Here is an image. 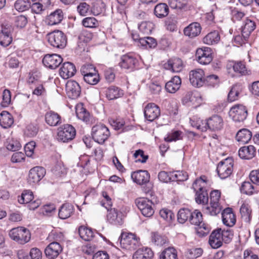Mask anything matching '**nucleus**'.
Here are the masks:
<instances>
[{
  "instance_id": "7",
  "label": "nucleus",
  "mask_w": 259,
  "mask_h": 259,
  "mask_svg": "<svg viewBox=\"0 0 259 259\" xmlns=\"http://www.w3.org/2000/svg\"><path fill=\"white\" fill-rule=\"evenodd\" d=\"M75 135L76 130L70 124H64L58 128L57 139L59 141L67 142L73 139Z\"/></svg>"
},
{
  "instance_id": "60",
  "label": "nucleus",
  "mask_w": 259,
  "mask_h": 259,
  "mask_svg": "<svg viewBox=\"0 0 259 259\" xmlns=\"http://www.w3.org/2000/svg\"><path fill=\"white\" fill-rule=\"evenodd\" d=\"M134 156L136 159V162L145 163L148 158V155H145L143 150L139 149L136 150L134 154Z\"/></svg>"
},
{
  "instance_id": "23",
  "label": "nucleus",
  "mask_w": 259,
  "mask_h": 259,
  "mask_svg": "<svg viewBox=\"0 0 259 259\" xmlns=\"http://www.w3.org/2000/svg\"><path fill=\"white\" fill-rule=\"evenodd\" d=\"M131 177L133 181L139 185L146 184L150 180V175L147 170L135 171L132 174Z\"/></svg>"
},
{
  "instance_id": "26",
  "label": "nucleus",
  "mask_w": 259,
  "mask_h": 259,
  "mask_svg": "<svg viewBox=\"0 0 259 259\" xmlns=\"http://www.w3.org/2000/svg\"><path fill=\"white\" fill-rule=\"evenodd\" d=\"M164 68L172 72H179L183 68V63L180 58L170 59L164 64Z\"/></svg>"
},
{
  "instance_id": "41",
  "label": "nucleus",
  "mask_w": 259,
  "mask_h": 259,
  "mask_svg": "<svg viewBox=\"0 0 259 259\" xmlns=\"http://www.w3.org/2000/svg\"><path fill=\"white\" fill-rule=\"evenodd\" d=\"M79 235L83 240L90 241L94 236V234L91 229L84 226H80L78 229Z\"/></svg>"
},
{
  "instance_id": "45",
  "label": "nucleus",
  "mask_w": 259,
  "mask_h": 259,
  "mask_svg": "<svg viewBox=\"0 0 259 259\" xmlns=\"http://www.w3.org/2000/svg\"><path fill=\"white\" fill-rule=\"evenodd\" d=\"M160 259H178L177 252L173 247L164 249L160 255Z\"/></svg>"
},
{
  "instance_id": "12",
  "label": "nucleus",
  "mask_w": 259,
  "mask_h": 259,
  "mask_svg": "<svg viewBox=\"0 0 259 259\" xmlns=\"http://www.w3.org/2000/svg\"><path fill=\"white\" fill-rule=\"evenodd\" d=\"M196 60L202 65H207L212 60V50L210 48L203 47L196 50Z\"/></svg>"
},
{
  "instance_id": "49",
  "label": "nucleus",
  "mask_w": 259,
  "mask_h": 259,
  "mask_svg": "<svg viewBox=\"0 0 259 259\" xmlns=\"http://www.w3.org/2000/svg\"><path fill=\"white\" fill-rule=\"evenodd\" d=\"M189 222L191 224L196 226L200 225L203 222L202 214L201 212L198 210H195L191 212Z\"/></svg>"
},
{
  "instance_id": "40",
  "label": "nucleus",
  "mask_w": 259,
  "mask_h": 259,
  "mask_svg": "<svg viewBox=\"0 0 259 259\" xmlns=\"http://www.w3.org/2000/svg\"><path fill=\"white\" fill-rule=\"evenodd\" d=\"M76 114L78 119L86 123L90 121V114L82 104H78L76 106Z\"/></svg>"
},
{
  "instance_id": "13",
  "label": "nucleus",
  "mask_w": 259,
  "mask_h": 259,
  "mask_svg": "<svg viewBox=\"0 0 259 259\" xmlns=\"http://www.w3.org/2000/svg\"><path fill=\"white\" fill-rule=\"evenodd\" d=\"M136 203L142 214L146 217L153 215L154 211L151 201L144 198H139L136 200Z\"/></svg>"
},
{
  "instance_id": "19",
  "label": "nucleus",
  "mask_w": 259,
  "mask_h": 259,
  "mask_svg": "<svg viewBox=\"0 0 259 259\" xmlns=\"http://www.w3.org/2000/svg\"><path fill=\"white\" fill-rule=\"evenodd\" d=\"M61 244L56 241L50 243L45 248V253L48 259H55L62 251Z\"/></svg>"
},
{
  "instance_id": "21",
  "label": "nucleus",
  "mask_w": 259,
  "mask_h": 259,
  "mask_svg": "<svg viewBox=\"0 0 259 259\" xmlns=\"http://www.w3.org/2000/svg\"><path fill=\"white\" fill-rule=\"evenodd\" d=\"M105 207L108 210L107 219L110 223L114 225H121L122 224V213L120 212H118L115 208L109 209L111 207L105 206Z\"/></svg>"
},
{
  "instance_id": "59",
  "label": "nucleus",
  "mask_w": 259,
  "mask_h": 259,
  "mask_svg": "<svg viewBox=\"0 0 259 259\" xmlns=\"http://www.w3.org/2000/svg\"><path fill=\"white\" fill-rule=\"evenodd\" d=\"M197 226V232L200 236H205L210 231V226L208 224L204 223L203 222Z\"/></svg>"
},
{
  "instance_id": "4",
  "label": "nucleus",
  "mask_w": 259,
  "mask_h": 259,
  "mask_svg": "<svg viewBox=\"0 0 259 259\" xmlns=\"http://www.w3.org/2000/svg\"><path fill=\"white\" fill-rule=\"evenodd\" d=\"M110 135L109 129L104 124H96L92 127V138L96 142L100 144H104Z\"/></svg>"
},
{
  "instance_id": "30",
  "label": "nucleus",
  "mask_w": 259,
  "mask_h": 259,
  "mask_svg": "<svg viewBox=\"0 0 259 259\" xmlns=\"http://www.w3.org/2000/svg\"><path fill=\"white\" fill-rule=\"evenodd\" d=\"M106 97L109 100L116 99L123 95V91L116 86H110L105 91Z\"/></svg>"
},
{
  "instance_id": "52",
  "label": "nucleus",
  "mask_w": 259,
  "mask_h": 259,
  "mask_svg": "<svg viewBox=\"0 0 259 259\" xmlns=\"http://www.w3.org/2000/svg\"><path fill=\"white\" fill-rule=\"evenodd\" d=\"M140 46L146 48H154L157 46L156 39L151 37H144L141 39Z\"/></svg>"
},
{
  "instance_id": "17",
  "label": "nucleus",
  "mask_w": 259,
  "mask_h": 259,
  "mask_svg": "<svg viewBox=\"0 0 259 259\" xmlns=\"http://www.w3.org/2000/svg\"><path fill=\"white\" fill-rule=\"evenodd\" d=\"M46 169L41 166H36L31 168L29 172L28 182L31 185L39 182L45 176Z\"/></svg>"
},
{
  "instance_id": "27",
  "label": "nucleus",
  "mask_w": 259,
  "mask_h": 259,
  "mask_svg": "<svg viewBox=\"0 0 259 259\" xmlns=\"http://www.w3.org/2000/svg\"><path fill=\"white\" fill-rule=\"evenodd\" d=\"M201 30L200 24L193 22L184 28V33L186 36L192 38L198 36L200 33Z\"/></svg>"
},
{
  "instance_id": "46",
  "label": "nucleus",
  "mask_w": 259,
  "mask_h": 259,
  "mask_svg": "<svg viewBox=\"0 0 259 259\" xmlns=\"http://www.w3.org/2000/svg\"><path fill=\"white\" fill-rule=\"evenodd\" d=\"M203 252V249L201 248L192 247L187 250L185 255L189 259H195L200 257Z\"/></svg>"
},
{
  "instance_id": "11",
  "label": "nucleus",
  "mask_w": 259,
  "mask_h": 259,
  "mask_svg": "<svg viewBox=\"0 0 259 259\" xmlns=\"http://www.w3.org/2000/svg\"><path fill=\"white\" fill-rule=\"evenodd\" d=\"M230 117L236 122H243L246 118L247 111L242 105H236L233 106L229 111Z\"/></svg>"
},
{
  "instance_id": "39",
  "label": "nucleus",
  "mask_w": 259,
  "mask_h": 259,
  "mask_svg": "<svg viewBox=\"0 0 259 259\" xmlns=\"http://www.w3.org/2000/svg\"><path fill=\"white\" fill-rule=\"evenodd\" d=\"M154 14L159 18H162L167 16L169 13V9L165 3H159L154 8Z\"/></svg>"
},
{
  "instance_id": "8",
  "label": "nucleus",
  "mask_w": 259,
  "mask_h": 259,
  "mask_svg": "<svg viewBox=\"0 0 259 259\" xmlns=\"http://www.w3.org/2000/svg\"><path fill=\"white\" fill-rule=\"evenodd\" d=\"M233 161L231 158H226L220 161L217 166V171L220 178L225 179L232 173Z\"/></svg>"
},
{
  "instance_id": "16",
  "label": "nucleus",
  "mask_w": 259,
  "mask_h": 259,
  "mask_svg": "<svg viewBox=\"0 0 259 259\" xmlns=\"http://www.w3.org/2000/svg\"><path fill=\"white\" fill-rule=\"evenodd\" d=\"M189 79L194 87L199 88L205 83L204 73L202 69H197L190 71Z\"/></svg>"
},
{
  "instance_id": "44",
  "label": "nucleus",
  "mask_w": 259,
  "mask_h": 259,
  "mask_svg": "<svg viewBox=\"0 0 259 259\" xmlns=\"http://www.w3.org/2000/svg\"><path fill=\"white\" fill-rule=\"evenodd\" d=\"M240 212L242 220L246 223H249L251 213L249 206L246 204H243L240 207Z\"/></svg>"
},
{
  "instance_id": "34",
  "label": "nucleus",
  "mask_w": 259,
  "mask_h": 259,
  "mask_svg": "<svg viewBox=\"0 0 259 259\" xmlns=\"http://www.w3.org/2000/svg\"><path fill=\"white\" fill-rule=\"evenodd\" d=\"M153 252L148 247H143L138 249L133 254V259H151Z\"/></svg>"
},
{
  "instance_id": "51",
  "label": "nucleus",
  "mask_w": 259,
  "mask_h": 259,
  "mask_svg": "<svg viewBox=\"0 0 259 259\" xmlns=\"http://www.w3.org/2000/svg\"><path fill=\"white\" fill-rule=\"evenodd\" d=\"M14 7L17 11L24 12L29 9L30 7V3L29 0H17Z\"/></svg>"
},
{
  "instance_id": "18",
  "label": "nucleus",
  "mask_w": 259,
  "mask_h": 259,
  "mask_svg": "<svg viewBox=\"0 0 259 259\" xmlns=\"http://www.w3.org/2000/svg\"><path fill=\"white\" fill-rule=\"evenodd\" d=\"M66 91L69 98L76 99L81 94V88L76 81L69 80L66 83Z\"/></svg>"
},
{
  "instance_id": "47",
  "label": "nucleus",
  "mask_w": 259,
  "mask_h": 259,
  "mask_svg": "<svg viewBox=\"0 0 259 259\" xmlns=\"http://www.w3.org/2000/svg\"><path fill=\"white\" fill-rule=\"evenodd\" d=\"M151 241L156 245L162 246L166 243L167 238L165 236L157 232H152L151 233Z\"/></svg>"
},
{
  "instance_id": "1",
  "label": "nucleus",
  "mask_w": 259,
  "mask_h": 259,
  "mask_svg": "<svg viewBox=\"0 0 259 259\" xmlns=\"http://www.w3.org/2000/svg\"><path fill=\"white\" fill-rule=\"evenodd\" d=\"M207 180L205 176L197 179L192 185V188L195 192V200L198 204L206 205L208 201V196L205 189Z\"/></svg>"
},
{
  "instance_id": "54",
  "label": "nucleus",
  "mask_w": 259,
  "mask_h": 259,
  "mask_svg": "<svg viewBox=\"0 0 259 259\" xmlns=\"http://www.w3.org/2000/svg\"><path fill=\"white\" fill-rule=\"evenodd\" d=\"M7 148L9 150L15 151L21 147L20 142L13 138H8L7 141Z\"/></svg>"
},
{
  "instance_id": "15",
  "label": "nucleus",
  "mask_w": 259,
  "mask_h": 259,
  "mask_svg": "<svg viewBox=\"0 0 259 259\" xmlns=\"http://www.w3.org/2000/svg\"><path fill=\"white\" fill-rule=\"evenodd\" d=\"M63 61V59L61 56L56 54H47L43 59L42 63L47 68L55 69L61 64Z\"/></svg>"
},
{
  "instance_id": "32",
  "label": "nucleus",
  "mask_w": 259,
  "mask_h": 259,
  "mask_svg": "<svg viewBox=\"0 0 259 259\" xmlns=\"http://www.w3.org/2000/svg\"><path fill=\"white\" fill-rule=\"evenodd\" d=\"M181 79L179 76H175L165 84V89L170 93H176L180 88Z\"/></svg>"
},
{
  "instance_id": "43",
  "label": "nucleus",
  "mask_w": 259,
  "mask_h": 259,
  "mask_svg": "<svg viewBox=\"0 0 259 259\" xmlns=\"http://www.w3.org/2000/svg\"><path fill=\"white\" fill-rule=\"evenodd\" d=\"M40 2L33 3L31 6L32 11L36 14H40L49 5V0H39Z\"/></svg>"
},
{
  "instance_id": "20",
  "label": "nucleus",
  "mask_w": 259,
  "mask_h": 259,
  "mask_svg": "<svg viewBox=\"0 0 259 259\" xmlns=\"http://www.w3.org/2000/svg\"><path fill=\"white\" fill-rule=\"evenodd\" d=\"M206 124L210 130L218 131L223 128L224 121L221 116L213 115L207 119Z\"/></svg>"
},
{
  "instance_id": "28",
  "label": "nucleus",
  "mask_w": 259,
  "mask_h": 259,
  "mask_svg": "<svg viewBox=\"0 0 259 259\" xmlns=\"http://www.w3.org/2000/svg\"><path fill=\"white\" fill-rule=\"evenodd\" d=\"M63 18L62 11L61 9H57L47 17L46 21L49 25H54L60 23Z\"/></svg>"
},
{
  "instance_id": "53",
  "label": "nucleus",
  "mask_w": 259,
  "mask_h": 259,
  "mask_svg": "<svg viewBox=\"0 0 259 259\" xmlns=\"http://www.w3.org/2000/svg\"><path fill=\"white\" fill-rule=\"evenodd\" d=\"M172 181H184L187 180L188 176L186 172L183 171H176L171 172Z\"/></svg>"
},
{
  "instance_id": "50",
  "label": "nucleus",
  "mask_w": 259,
  "mask_h": 259,
  "mask_svg": "<svg viewBox=\"0 0 259 259\" xmlns=\"http://www.w3.org/2000/svg\"><path fill=\"white\" fill-rule=\"evenodd\" d=\"M191 211L189 209H181L178 213V221L181 224L190 220Z\"/></svg>"
},
{
  "instance_id": "63",
  "label": "nucleus",
  "mask_w": 259,
  "mask_h": 259,
  "mask_svg": "<svg viewBox=\"0 0 259 259\" xmlns=\"http://www.w3.org/2000/svg\"><path fill=\"white\" fill-rule=\"evenodd\" d=\"M253 190L254 187L249 182H244L242 184L241 191L242 193L247 195H251L253 193Z\"/></svg>"
},
{
  "instance_id": "64",
  "label": "nucleus",
  "mask_w": 259,
  "mask_h": 259,
  "mask_svg": "<svg viewBox=\"0 0 259 259\" xmlns=\"http://www.w3.org/2000/svg\"><path fill=\"white\" fill-rule=\"evenodd\" d=\"M239 94V91L238 87L237 85L233 86L228 94V100L230 102H233L237 100L238 98Z\"/></svg>"
},
{
  "instance_id": "36",
  "label": "nucleus",
  "mask_w": 259,
  "mask_h": 259,
  "mask_svg": "<svg viewBox=\"0 0 259 259\" xmlns=\"http://www.w3.org/2000/svg\"><path fill=\"white\" fill-rule=\"evenodd\" d=\"M251 137V132L247 128L239 130L236 135V140L242 144L247 143L250 140Z\"/></svg>"
},
{
  "instance_id": "6",
  "label": "nucleus",
  "mask_w": 259,
  "mask_h": 259,
  "mask_svg": "<svg viewBox=\"0 0 259 259\" xmlns=\"http://www.w3.org/2000/svg\"><path fill=\"white\" fill-rule=\"evenodd\" d=\"M81 71L86 83L96 85L99 82L100 78L98 72L92 65H87L82 67Z\"/></svg>"
},
{
  "instance_id": "22",
  "label": "nucleus",
  "mask_w": 259,
  "mask_h": 259,
  "mask_svg": "<svg viewBox=\"0 0 259 259\" xmlns=\"http://www.w3.org/2000/svg\"><path fill=\"white\" fill-rule=\"evenodd\" d=\"M76 72V68L74 65L70 62H65L60 69L59 74L64 79H68L73 76Z\"/></svg>"
},
{
  "instance_id": "2",
  "label": "nucleus",
  "mask_w": 259,
  "mask_h": 259,
  "mask_svg": "<svg viewBox=\"0 0 259 259\" xmlns=\"http://www.w3.org/2000/svg\"><path fill=\"white\" fill-rule=\"evenodd\" d=\"M221 194V191L218 190H214L210 192V206L206 205L204 208L206 213L210 215H216L220 212L222 209L219 202Z\"/></svg>"
},
{
  "instance_id": "5",
  "label": "nucleus",
  "mask_w": 259,
  "mask_h": 259,
  "mask_svg": "<svg viewBox=\"0 0 259 259\" xmlns=\"http://www.w3.org/2000/svg\"><path fill=\"white\" fill-rule=\"evenodd\" d=\"M49 43L53 47L63 49L67 44V37L61 31L56 30L47 35Z\"/></svg>"
},
{
  "instance_id": "48",
  "label": "nucleus",
  "mask_w": 259,
  "mask_h": 259,
  "mask_svg": "<svg viewBox=\"0 0 259 259\" xmlns=\"http://www.w3.org/2000/svg\"><path fill=\"white\" fill-rule=\"evenodd\" d=\"M34 198L32 191L24 190L21 196L18 198V202L21 204H27L30 202Z\"/></svg>"
},
{
  "instance_id": "10",
  "label": "nucleus",
  "mask_w": 259,
  "mask_h": 259,
  "mask_svg": "<svg viewBox=\"0 0 259 259\" xmlns=\"http://www.w3.org/2000/svg\"><path fill=\"white\" fill-rule=\"evenodd\" d=\"M119 240L121 246L128 250L135 249L139 243L136 235L132 233H123Z\"/></svg>"
},
{
  "instance_id": "33",
  "label": "nucleus",
  "mask_w": 259,
  "mask_h": 259,
  "mask_svg": "<svg viewBox=\"0 0 259 259\" xmlns=\"http://www.w3.org/2000/svg\"><path fill=\"white\" fill-rule=\"evenodd\" d=\"M46 123L50 126H57L61 123V116L53 111L47 112L45 114Z\"/></svg>"
},
{
  "instance_id": "61",
  "label": "nucleus",
  "mask_w": 259,
  "mask_h": 259,
  "mask_svg": "<svg viewBox=\"0 0 259 259\" xmlns=\"http://www.w3.org/2000/svg\"><path fill=\"white\" fill-rule=\"evenodd\" d=\"M220 235H221V237L223 242L226 243H229L231 241L233 236L232 232L230 230H222L221 229Z\"/></svg>"
},
{
  "instance_id": "58",
  "label": "nucleus",
  "mask_w": 259,
  "mask_h": 259,
  "mask_svg": "<svg viewBox=\"0 0 259 259\" xmlns=\"http://www.w3.org/2000/svg\"><path fill=\"white\" fill-rule=\"evenodd\" d=\"M187 4L186 0H169L168 5L172 9H182Z\"/></svg>"
},
{
  "instance_id": "42",
  "label": "nucleus",
  "mask_w": 259,
  "mask_h": 259,
  "mask_svg": "<svg viewBox=\"0 0 259 259\" xmlns=\"http://www.w3.org/2000/svg\"><path fill=\"white\" fill-rule=\"evenodd\" d=\"M220 39L219 32L214 31L207 34L203 39L204 43L207 45H213L217 44Z\"/></svg>"
},
{
  "instance_id": "56",
  "label": "nucleus",
  "mask_w": 259,
  "mask_h": 259,
  "mask_svg": "<svg viewBox=\"0 0 259 259\" xmlns=\"http://www.w3.org/2000/svg\"><path fill=\"white\" fill-rule=\"evenodd\" d=\"M232 69L238 74L244 75L246 73L245 65L242 62H237L232 66Z\"/></svg>"
},
{
  "instance_id": "31",
  "label": "nucleus",
  "mask_w": 259,
  "mask_h": 259,
  "mask_svg": "<svg viewBox=\"0 0 259 259\" xmlns=\"http://www.w3.org/2000/svg\"><path fill=\"white\" fill-rule=\"evenodd\" d=\"M221 229L213 231L210 234L209 239V243L213 248H218L223 244V241L220 235Z\"/></svg>"
},
{
  "instance_id": "3",
  "label": "nucleus",
  "mask_w": 259,
  "mask_h": 259,
  "mask_svg": "<svg viewBox=\"0 0 259 259\" xmlns=\"http://www.w3.org/2000/svg\"><path fill=\"white\" fill-rule=\"evenodd\" d=\"M9 234L12 239L21 244L28 242L31 237L29 230L22 227L11 229Z\"/></svg>"
},
{
  "instance_id": "62",
  "label": "nucleus",
  "mask_w": 259,
  "mask_h": 259,
  "mask_svg": "<svg viewBox=\"0 0 259 259\" xmlns=\"http://www.w3.org/2000/svg\"><path fill=\"white\" fill-rule=\"evenodd\" d=\"M82 24L85 27H96L98 24L97 20L94 17H87L82 21Z\"/></svg>"
},
{
  "instance_id": "35",
  "label": "nucleus",
  "mask_w": 259,
  "mask_h": 259,
  "mask_svg": "<svg viewBox=\"0 0 259 259\" xmlns=\"http://www.w3.org/2000/svg\"><path fill=\"white\" fill-rule=\"evenodd\" d=\"M255 22L249 19H246L242 26V36L243 39L246 40L251 32L255 28Z\"/></svg>"
},
{
  "instance_id": "38",
  "label": "nucleus",
  "mask_w": 259,
  "mask_h": 259,
  "mask_svg": "<svg viewBox=\"0 0 259 259\" xmlns=\"http://www.w3.org/2000/svg\"><path fill=\"white\" fill-rule=\"evenodd\" d=\"M73 211L74 207L72 204L65 203L62 205L59 209L58 215L60 219H66L71 216Z\"/></svg>"
},
{
  "instance_id": "24",
  "label": "nucleus",
  "mask_w": 259,
  "mask_h": 259,
  "mask_svg": "<svg viewBox=\"0 0 259 259\" xmlns=\"http://www.w3.org/2000/svg\"><path fill=\"white\" fill-rule=\"evenodd\" d=\"M222 215L223 223L224 225L229 227H232L235 225L236 217L231 208H225L222 212Z\"/></svg>"
},
{
  "instance_id": "29",
  "label": "nucleus",
  "mask_w": 259,
  "mask_h": 259,
  "mask_svg": "<svg viewBox=\"0 0 259 259\" xmlns=\"http://www.w3.org/2000/svg\"><path fill=\"white\" fill-rule=\"evenodd\" d=\"M256 150L252 145L243 146L240 148L238 155L242 159H250L255 155Z\"/></svg>"
},
{
  "instance_id": "9",
  "label": "nucleus",
  "mask_w": 259,
  "mask_h": 259,
  "mask_svg": "<svg viewBox=\"0 0 259 259\" xmlns=\"http://www.w3.org/2000/svg\"><path fill=\"white\" fill-rule=\"evenodd\" d=\"M13 27L10 24L3 23L0 31V45L6 47L10 45L13 40L12 33Z\"/></svg>"
},
{
  "instance_id": "55",
  "label": "nucleus",
  "mask_w": 259,
  "mask_h": 259,
  "mask_svg": "<svg viewBox=\"0 0 259 259\" xmlns=\"http://www.w3.org/2000/svg\"><path fill=\"white\" fill-rule=\"evenodd\" d=\"M153 28V24L150 22L144 21L139 25V29L144 34L150 33Z\"/></svg>"
},
{
  "instance_id": "57",
  "label": "nucleus",
  "mask_w": 259,
  "mask_h": 259,
  "mask_svg": "<svg viewBox=\"0 0 259 259\" xmlns=\"http://www.w3.org/2000/svg\"><path fill=\"white\" fill-rule=\"evenodd\" d=\"M77 11L80 15L84 16L90 12V6L85 2L80 3L77 7Z\"/></svg>"
},
{
  "instance_id": "14",
  "label": "nucleus",
  "mask_w": 259,
  "mask_h": 259,
  "mask_svg": "<svg viewBox=\"0 0 259 259\" xmlns=\"http://www.w3.org/2000/svg\"><path fill=\"white\" fill-rule=\"evenodd\" d=\"M144 113L145 118L152 122L159 117L160 115V110L155 103H150L145 106Z\"/></svg>"
},
{
  "instance_id": "25",
  "label": "nucleus",
  "mask_w": 259,
  "mask_h": 259,
  "mask_svg": "<svg viewBox=\"0 0 259 259\" xmlns=\"http://www.w3.org/2000/svg\"><path fill=\"white\" fill-rule=\"evenodd\" d=\"M138 60L133 56L129 55H123L120 58V61L119 63V66L124 69H133Z\"/></svg>"
},
{
  "instance_id": "37",
  "label": "nucleus",
  "mask_w": 259,
  "mask_h": 259,
  "mask_svg": "<svg viewBox=\"0 0 259 259\" xmlns=\"http://www.w3.org/2000/svg\"><path fill=\"white\" fill-rule=\"evenodd\" d=\"M14 123L13 116L8 111H3L0 113V125L4 128L10 127Z\"/></svg>"
}]
</instances>
